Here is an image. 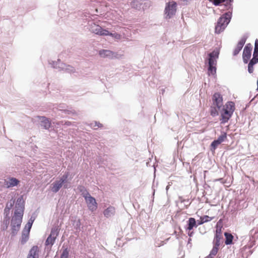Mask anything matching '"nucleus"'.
I'll return each mask as SVG.
<instances>
[{"label": "nucleus", "instance_id": "obj_1", "mask_svg": "<svg viewBox=\"0 0 258 258\" xmlns=\"http://www.w3.org/2000/svg\"><path fill=\"white\" fill-rule=\"evenodd\" d=\"M16 210L11 220L12 231L16 233L21 226L24 209V201L23 197H19L16 202Z\"/></svg>", "mask_w": 258, "mask_h": 258}, {"label": "nucleus", "instance_id": "obj_2", "mask_svg": "<svg viewBox=\"0 0 258 258\" xmlns=\"http://www.w3.org/2000/svg\"><path fill=\"white\" fill-rule=\"evenodd\" d=\"M235 110V104L232 101L227 102L223 106L222 109L220 111L221 123L224 124L227 122L231 117Z\"/></svg>", "mask_w": 258, "mask_h": 258}, {"label": "nucleus", "instance_id": "obj_3", "mask_svg": "<svg viewBox=\"0 0 258 258\" xmlns=\"http://www.w3.org/2000/svg\"><path fill=\"white\" fill-rule=\"evenodd\" d=\"M79 188L80 191L82 192V196L85 199L89 210L92 212L96 211L97 209L98 204L95 199L90 195L84 187L80 186Z\"/></svg>", "mask_w": 258, "mask_h": 258}, {"label": "nucleus", "instance_id": "obj_4", "mask_svg": "<svg viewBox=\"0 0 258 258\" xmlns=\"http://www.w3.org/2000/svg\"><path fill=\"white\" fill-rule=\"evenodd\" d=\"M232 16V12L228 11L223 14L219 19L215 26V33H220L227 27L230 22Z\"/></svg>", "mask_w": 258, "mask_h": 258}, {"label": "nucleus", "instance_id": "obj_5", "mask_svg": "<svg viewBox=\"0 0 258 258\" xmlns=\"http://www.w3.org/2000/svg\"><path fill=\"white\" fill-rule=\"evenodd\" d=\"M219 53L216 51H213L209 54V58L208 59V73L209 74L214 75L216 72V66L217 64V58L218 57Z\"/></svg>", "mask_w": 258, "mask_h": 258}, {"label": "nucleus", "instance_id": "obj_6", "mask_svg": "<svg viewBox=\"0 0 258 258\" xmlns=\"http://www.w3.org/2000/svg\"><path fill=\"white\" fill-rule=\"evenodd\" d=\"M177 4L175 2H169L166 4L165 12L166 19H170L175 14Z\"/></svg>", "mask_w": 258, "mask_h": 258}, {"label": "nucleus", "instance_id": "obj_7", "mask_svg": "<svg viewBox=\"0 0 258 258\" xmlns=\"http://www.w3.org/2000/svg\"><path fill=\"white\" fill-rule=\"evenodd\" d=\"M68 174H64L59 180L55 181L51 184L50 188L53 192L56 193L62 187L63 184L66 181Z\"/></svg>", "mask_w": 258, "mask_h": 258}, {"label": "nucleus", "instance_id": "obj_8", "mask_svg": "<svg viewBox=\"0 0 258 258\" xmlns=\"http://www.w3.org/2000/svg\"><path fill=\"white\" fill-rule=\"evenodd\" d=\"M58 230L57 228H53L51 230V233L49 236L47 237L46 241V245H50L51 246L54 243L55 240L58 236Z\"/></svg>", "mask_w": 258, "mask_h": 258}, {"label": "nucleus", "instance_id": "obj_9", "mask_svg": "<svg viewBox=\"0 0 258 258\" xmlns=\"http://www.w3.org/2000/svg\"><path fill=\"white\" fill-rule=\"evenodd\" d=\"M252 49V46L250 43L247 44L244 47L242 54L243 60L244 63H247L251 57Z\"/></svg>", "mask_w": 258, "mask_h": 258}, {"label": "nucleus", "instance_id": "obj_10", "mask_svg": "<svg viewBox=\"0 0 258 258\" xmlns=\"http://www.w3.org/2000/svg\"><path fill=\"white\" fill-rule=\"evenodd\" d=\"M90 29L93 33L101 36H107L108 34V30L102 29L99 25L95 24L91 25Z\"/></svg>", "mask_w": 258, "mask_h": 258}, {"label": "nucleus", "instance_id": "obj_11", "mask_svg": "<svg viewBox=\"0 0 258 258\" xmlns=\"http://www.w3.org/2000/svg\"><path fill=\"white\" fill-rule=\"evenodd\" d=\"M213 104L220 109L223 106V98L219 93H215L212 97Z\"/></svg>", "mask_w": 258, "mask_h": 258}, {"label": "nucleus", "instance_id": "obj_12", "mask_svg": "<svg viewBox=\"0 0 258 258\" xmlns=\"http://www.w3.org/2000/svg\"><path fill=\"white\" fill-rule=\"evenodd\" d=\"M99 55L102 57H108L109 58H118V54L109 50L103 49L99 51Z\"/></svg>", "mask_w": 258, "mask_h": 258}, {"label": "nucleus", "instance_id": "obj_13", "mask_svg": "<svg viewBox=\"0 0 258 258\" xmlns=\"http://www.w3.org/2000/svg\"><path fill=\"white\" fill-rule=\"evenodd\" d=\"M258 62V52H253V57L250 60L248 65V71L250 74L253 72V66Z\"/></svg>", "mask_w": 258, "mask_h": 258}, {"label": "nucleus", "instance_id": "obj_14", "mask_svg": "<svg viewBox=\"0 0 258 258\" xmlns=\"http://www.w3.org/2000/svg\"><path fill=\"white\" fill-rule=\"evenodd\" d=\"M20 181L14 177H10L4 181V185L7 188H10L17 185Z\"/></svg>", "mask_w": 258, "mask_h": 258}, {"label": "nucleus", "instance_id": "obj_15", "mask_svg": "<svg viewBox=\"0 0 258 258\" xmlns=\"http://www.w3.org/2000/svg\"><path fill=\"white\" fill-rule=\"evenodd\" d=\"M227 138V134L225 133H223L221 136L219 137L217 140H214L211 144V147L215 149L217 146L220 145L221 143L224 141Z\"/></svg>", "mask_w": 258, "mask_h": 258}, {"label": "nucleus", "instance_id": "obj_16", "mask_svg": "<svg viewBox=\"0 0 258 258\" xmlns=\"http://www.w3.org/2000/svg\"><path fill=\"white\" fill-rule=\"evenodd\" d=\"M245 42H246L245 38L243 37L240 39V40L238 42V43H237V44L236 45V47H235V48L234 49V50L233 51V55H236L237 54H238L239 53L240 51L242 48Z\"/></svg>", "mask_w": 258, "mask_h": 258}, {"label": "nucleus", "instance_id": "obj_17", "mask_svg": "<svg viewBox=\"0 0 258 258\" xmlns=\"http://www.w3.org/2000/svg\"><path fill=\"white\" fill-rule=\"evenodd\" d=\"M39 251L37 246H33L30 249L27 258H38Z\"/></svg>", "mask_w": 258, "mask_h": 258}, {"label": "nucleus", "instance_id": "obj_18", "mask_svg": "<svg viewBox=\"0 0 258 258\" xmlns=\"http://www.w3.org/2000/svg\"><path fill=\"white\" fill-rule=\"evenodd\" d=\"M38 117L41 120V125L45 129H49L51 126L50 121L44 116H39Z\"/></svg>", "mask_w": 258, "mask_h": 258}, {"label": "nucleus", "instance_id": "obj_19", "mask_svg": "<svg viewBox=\"0 0 258 258\" xmlns=\"http://www.w3.org/2000/svg\"><path fill=\"white\" fill-rule=\"evenodd\" d=\"M115 208L112 206H109L106 209H105L103 212L104 216H105L107 218L110 217L111 216L114 215L115 214Z\"/></svg>", "mask_w": 258, "mask_h": 258}, {"label": "nucleus", "instance_id": "obj_20", "mask_svg": "<svg viewBox=\"0 0 258 258\" xmlns=\"http://www.w3.org/2000/svg\"><path fill=\"white\" fill-rule=\"evenodd\" d=\"M196 221L194 218H190L188 221V226L186 228L188 231L191 230L194 227H197Z\"/></svg>", "mask_w": 258, "mask_h": 258}, {"label": "nucleus", "instance_id": "obj_21", "mask_svg": "<svg viewBox=\"0 0 258 258\" xmlns=\"http://www.w3.org/2000/svg\"><path fill=\"white\" fill-rule=\"evenodd\" d=\"M224 235L226 238V240L225 241V244L226 245L231 244L232 243V241L234 238L233 236L231 234L227 232H225L224 233Z\"/></svg>", "mask_w": 258, "mask_h": 258}, {"label": "nucleus", "instance_id": "obj_22", "mask_svg": "<svg viewBox=\"0 0 258 258\" xmlns=\"http://www.w3.org/2000/svg\"><path fill=\"white\" fill-rule=\"evenodd\" d=\"M223 239V236L215 235L213 240V245L216 246H219L221 244V241Z\"/></svg>", "mask_w": 258, "mask_h": 258}, {"label": "nucleus", "instance_id": "obj_23", "mask_svg": "<svg viewBox=\"0 0 258 258\" xmlns=\"http://www.w3.org/2000/svg\"><path fill=\"white\" fill-rule=\"evenodd\" d=\"M29 234V232H28V230H26V229L23 230L21 239V243L22 244L25 243L27 241L28 239Z\"/></svg>", "mask_w": 258, "mask_h": 258}, {"label": "nucleus", "instance_id": "obj_24", "mask_svg": "<svg viewBox=\"0 0 258 258\" xmlns=\"http://www.w3.org/2000/svg\"><path fill=\"white\" fill-rule=\"evenodd\" d=\"M219 246H216L215 245H213V247L211 251H210V253L209 255V256L212 258L214 256H215L218 250H219Z\"/></svg>", "mask_w": 258, "mask_h": 258}, {"label": "nucleus", "instance_id": "obj_25", "mask_svg": "<svg viewBox=\"0 0 258 258\" xmlns=\"http://www.w3.org/2000/svg\"><path fill=\"white\" fill-rule=\"evenodd\" d=\"M233 2V0H226L224 2V5L226 7V8L228 10H230L231 12L232 9V3Z\"/></svg>", "mask_w": 258, "mask_h": 258}, {"label": "nucleus", "instance_id": "obj_26", "mask_svg": "<svg viewBox=\"0 0 258 258\" xmlns=\"http://www.w3.org/2000/svg\"><path fill=\"white\" fill-rule=\"evenodd\" d=\"M201 218L202 219L204 223H205L212 220L214 219V217H211L207 215H205L204 216L201 217Z\"/></svg>", "mask_w": 258, "mask_h": 258}, {"label": "nucleus", "instance_id": "obj_27", "mask_svg": "<svg viewBox=\"0 0 258 258\" xmlns=\"http://www.w3.org/2000/svg\"><path fill=\"white\" fill-rule=\"evenodd\" d=\"M33 222V220H31L30 219L25 225V227L24 229H26V230H28V232H30V229L31 228Z\"/></svg>", "mask_w": 258, "mask_h": 258}, {"label": "nucleus", "instance_id": "obj_28", "mask_svg": "<svg viewBox=\"0 0 258 258\" xmlns=\"http://www.w3.org/2000/svg\"><path fill=\"white\" fill-rule=\"evenodd\" d=\"M210 2H212L215 6H218L220 4L223 3L226 1V0H209Z\"/></svg>", "mask_w": 258, "mask_h": 258}, {"label": "nucleus", "instance_id": "obj_29", "mask_svg": "<svg viewBox=\"0 0 258 258\" xmlns=\"http://www.w3.org/2000/svg\"><path fill=\"white\" fill-rule=\"evenodd\" d=\"M107 35L111 36L116 39H120L121 38V35L119 34L116 33H110L108 31V34H107Z\"/></svg>", "mask_w": 258, "mask_h": 258}, {"label": "nucleus", "instance_id": "obj_30", "mask_svg": "<svg viewBox=\"0 0 258 258\" xmlns=\"http://www.w3.org/2000/svg\"><path fill=\"white\" fill-rule=\"evenodd\" d=\"M69 251L67 249H65L62 251V253L61 254L60 258H68L69 257Z\"/></svg>", "mask_w": 258, "mask_h": 258}, {"label": "nucleus", "instance_id": "obj_31", "mask_svg": "<svg viewBox=\"0 0 258 258\" xmlns=\"http://www.w3.org/2000/svg\"><path fill=\"white\" fill-rule=\"evenodd\" d=\"M14 203H15V201L14 200H10L8 203H7V207L9 209H10L11 208H12V207L13 206L14 204Z\"/></svg>", "mask_w": 258, "mask_h": 258}, {"label": "nucleus", "instance_id": "obj_32", "mask_svg": "<svg viewBox=\"0 0 258 258\" xmlns=\"http://www.w3.org/2000/svg\"><path fill=\"white\" fill-rule=\"evenodd\" d=\"M211 115L215 116L218 114V111L216 109V108H212L211 110Z\"/></svg>", "mask_w": 258, "mask_h": 258}, {"label": "nucleus", "instance_id": "obj_33", "mask_svg": "<svg viewBox=\"0 0 258 258\" xmlns=\"http://www.w3.org/2000/svg\"><path fill=\"white\" fill-rule=\"evenodd\" d=\"M215 235L223 236L222 233L221 227H220V228L217 227V228L216 230Z\"/></svg>", "mask_w": 258, "mask_h": 258}, {"label": "nucleus", "instance_id": "obj_34", "mask_svg": "<svg viewBox=\"0 0 258 258\" xmlns=\"http://www.w3.org/2000/svg\"><path fill=\"white\" fill-rule=\"evenodd\" d=\"M254 52L255 53L258 52V40L256 39L255 41Z\"/></svg>", "mask_w": 258, "mask_h": 258}, {"label": "nucleus", "instance_id": "obj_35", "mask_svg": "<svg viewBox=\"0 0 258 258\" xmlns=\"http://www.w3.org/2000/svg\"><path fill=\"white\" fill-rule=\"evenodd\" d=\"M4 224H5V229H7L8 225L9 224V219H7L4 220Z\"/></svg>", "mask_w": 258, "mask_h": 258}, {"label": "nucleus", "instance_id": "obj_36", "mask_svg": "<svg viewBox=\"0 0 258 258\" xmlns=\"http://www.w3.org/2000/svg\"><path fill=\"white\" fill-rule=\"evenodd\" d=\"M197 223L198 224L197 225H202L203 224H204V222L202 220V219L200 218V220H198L197 221Z\"/></svg>", "mask_w": 258, "mask_h": 258}, {"label": "nucleus", "instance_id": "obj_37", "mask_svg": "<svg viewBox=\"0 0 258 258\" xmlns=\"http://www.w3.org/2000/svg\"><path fill=\"white\" fill-rule=\"evenodd\" d=\"M71 122H70V121H66L64 123L65 125H71Z\"/></svg>", "mask_w": 258, "mask_h": 258}, {"label": "nucleus", "instance_id": "obj_38", "mask_svg": "<svg viewBox=\"0 0 258 258\" xmlns=\"http://www.w3.org/2000/svg\"><path fill=\"white\" fill-rule=\"evenodd\" d=\"M192 234H193V232H190V231H189V232L188 233V236L191 237V236H192Z\"/></svg>", "mask_w": 258, "mask_h": 258}, {"label": "nucleus", "instance_id": "obj_39", "mask_svg": "<svg viewBox=\"0 0 258 258\" xmlns=\"http://www.w3.org/2000/svg\"><path fill=\"white\" fill-rule=\"evenodd\" d=\"M97 126L98 127H101L102 126V125L99 123L97 124Z\"/></svg>", "mask_w": 258, "mask_h": 258}, {"label": "nucleus", "instance_id": "obj_40", "mask_svg": "<svg viewBox=\"0 0 258 258\" xmlns=\"http://www.w3.org/2000/svg\"><path fill=\"white\" fill-rule=\"evenodd\" d=\"M64 188H67V186L66 185H64Z\"/></svg>", "mask_w": 258, "mask_h": 258}]
</instances>
